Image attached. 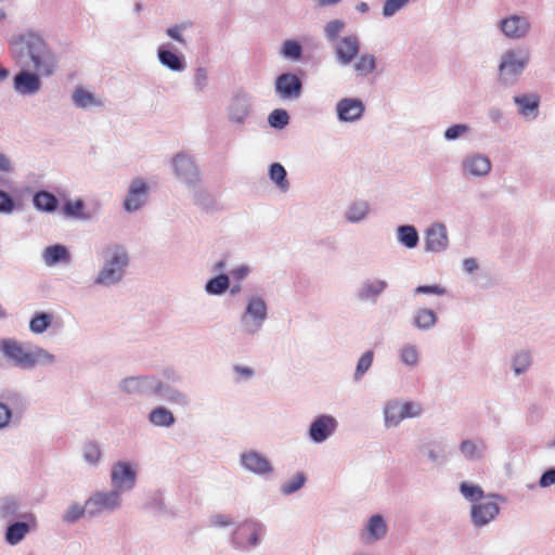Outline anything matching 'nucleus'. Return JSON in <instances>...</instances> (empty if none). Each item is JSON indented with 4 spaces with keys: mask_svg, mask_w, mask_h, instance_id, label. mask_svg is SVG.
Masks as SVG:
<instances>
[{
    "mask_svg": "<svg viewBox=\"0 0 555 555\" xmlns=\"http://www.w3.org/2000/svg\"><path fill=\"white\" fill-rule=\"evenodd\" d=\"M12 57L20 64L30 61L34 69L42 76L54 74L57 59L43 37L35 30L13 35L9 40Z\"/></svg>",
    "mask_w": 555,
    "mask_h": 555,
    "instance_id": "1",
    "label": "nucleus"
},
{
    "mask_svg": "<svg viewBox=\"0 0 555 555\" xmlns=\"http://www.w3.org/2000/svg\"><path fill=\"white\" fill-rule=\"evenodd\" d=\"M101 267L92 280L95 287L109 288L120 284L130 264L127 248L119 243H109L99 251Z\"/></svg>",
    "mask_w": 555,
    "mask_h": 555,
    "instance_id": "2",
    "label": "nucleus"
},
{
    "mask_svg": "<svg viewBox=\"0 0 555 555\" xmlns=\"http://www.w3.org/2000/svg\"><path fill=\"white\" fill-rule=\"evenodd\" d=\"M1 350L14 366L24 371H33L37 366H50L56 362V357L47 349L36 345L24 347L15 339H2Z\"/></svg>",
    "mask_w": 555,
    "mask_h": 555,
    "instance_id": "3",
    "label": "nucleus"
},
{
    "mask_svg": "<svg viewBox=\"0 0 555 555\" xmlns=\"http://www.w3.org/2000/svg\"><path fill=\"white\" fill-rule=\"evenodd\" d=\"M530 62L527 49L515 48L503 52L498 67L499 82L505 87L514 86Z\"/></svg>",
    "mask_w": 555,
    "mask_h": 555,
    "instance_id": "4",
    "label": "nucleus"
},
{
    "mask_svg": "<svg viewBox=\"0 0 555 555\" xmlns=\"http://www.w3.org/2000/svg\"><path fill=\"white\" fill-rule=\"evenodd\" d=\"M268 320V305L259 295L248 296L246 306L240 317L242 333L247 337H254L262 331Z\"/></svg>",
    "mask_w": 555,
    "mask_h": 555,
    "instance_id": "5",
    "label": "nucleus"
},
{
    "mask_svg": "<svg viewBox=\"0 0 555 555\" xmlns=\"http://www.w3.org/2000/svg\"><path fill=\"white\" fill-rule=\"evenodd\" d=\"M27 398L20 391L7 390L0 395V430L18 425L28 409Z\"/></svg>",
    "mask_w": 555,
    "mask_h": 555,
    "instance_id": "6",
    "label": "nucleus"
},
{
    "mask_svg": "<svg viewBox=\"0 0 555 555\" xmlns=\"http://www.w3.org/2000/svg\"><path fill=\"white\" fill-rule=\"evenodd\" d=\"M255 112L254 98L250 93L235 91L227 106L228 121L238 129L244 128Z\"/></svg>",
    "mask_w": 555,
    "mask_h": 555,
    "instance_id": "7",
    "label": "nucleus"
},
{
    "mask_svg": "<svg viewBox=\"0 0 555 555\" xmlns=\"http://www.w3.org/2000/svg\"><path fill=\"white\" fill-rule=\"evenodd\" d=\"M122 506L121 495L118 490H100L93 492L87 499L88 518H96L103 515H112Z\"/></svg>",
    "mask_w": 555,
    "mask_h": 555,
    "instance_id": "8",
    "label": "nucleus"
},
{
    "mask_svg": "<svg viewBox=\"0 0 555 555\" xmlns=\"http://www.w3.org/2000/svg\"><path fill=\"white\" fill-rule=\"evenodd\" d=\"M422 411L420 403L413 401L401 402L398 399L389 400L383 410L385 427H397L405 418L418 417Z\"/></svg>",
    "mask_w": 555,
    "mask_h": 555,
    "instance_id": "9",
    "label": "nucleus"
},
{
    "mask_svg": "<svg viewBox=\"0 0 555 555\" xmlns=\"http://www.w3.org/2000/svg\"><path fill=\"white\" fill-rule=\"evenodd\" d=\"M175 177L186 188H195L201 182V170L194 159L186 153L180 152L171 159Z\"/></svg>",
    "mask_w": 555,
    "mask_h": 555,
    "instance_id": "10",
    "label": "nucleus"
},
{
    "mask_svg": "<svg viewBox=\"0 0 555 555\" xmlns=\"http://www.w3.org/2000/svg\"><path fill=\"white\" fill-rule=\"evenodd\" d=\"M492 163L488 155L472 151L463 155L460 162V171L466 179H481L489 176Z\"/></svg>",
    "mask_w": 555,
    "mask_h": 555,
    "instance_id": "11",
    "label": "nucleus"
},
{
    "mask_svg": "<svg viewBox=\"0 0 555 555\" xmlns=\"http://www.w3.org/2000/svg\"><path fill=\"white\" fill-rule=\"evenodd\" d=\"M388 286V282L384 279L377 276L365 278L358 284L353 296L356 301L361 305L374 306Z\"/></svg>",
    "mask_w": 555,
    "mask_h": 555,
    "instance_id": "12",
    "label": "nucleus"
},
{
    "mask_svg": "<svg viewBox=\"0 0 555 555\" xmlns=\"http://www.w3.org/2000/svg\"><path fill=\"white\" fill-rule=\"evenodd\" d=\"M9 525L4 531V541L11 546L20 544L29 532L38 527V520L34 513L27 512L23 518L8 521Z\"/></svg>",
    "mask_w": 555,
    "mask_h": 555,
    "instance_id": "13",
    "label": "nucleus"
},
{
    "mask_svg": "<svg viewBox=\"0 0 555 555\" xmlns=\"http://www.w3.org/2000/svg\"><path fill=\"white\" fill-rule=\"evenodd\" d=\"M111 482L113 490H118L121 495L124 492L131 491L137 482V472L129 462L118 461L111 470Z\"/></svg>",
    "mask_w": 555,
    "mask_h": 555,
    "instance_id": "14",
    "label": "nucleus"
},
{
    "mask_svg": "<svg viewBox=\"0 0 555 555\" xmlns=\"http://www.w3.org/2000/svg\"><path fill=\"white\" fill-rule=\"evenodd\" d=\"M500 514V506L491 499H483L470 505L469 517L474 528L481 529L490 525Z\"/></svg>",
    "mask_w": 555,
    "mask_h": 555,
    "instance_id": "15",
    "label": "nucleus"
},
{
    "mask_svg": "<svg viewBox=\"0 0 555 555\" xmlns=\"http://www.w3.org/2000/svg\"><path fill=\"white\" fill-rule=\"evenodd\" d=\"M157 377L155 375H137L122 378L119 384V390L128 396H154V389Z\"/></svg>",
    "mask_w": 555,
    "mask_h": 555,
    "instance_id": "16",
    "label": "nucleus"
},
{
    "mask_svg": "<svg viewBox=\"0 0 555 555\" xmlns=\"http://www.w3.org/2000/svg\"><path fill=\"white\" fill-rule=\"evenodd\" d=\"M263 530L262 524L258 521H245L235 531L233 546L238 550H247L249 547L258 546L260 544V538Z\"/></svg>",
    "mask_w": 555,
    "mask_h": 555,
    "instance_id": "17",
    "label": "nucleus"
},
{
    "mask_svg": "<svg viewBox=\"0 0 555 555\" xmlns=\"http://www.w3.org/2000/svg\"><path fill=\"white\" fill-rule=\"evenodd\" d=\"M274 92L281 100L296 101L302 93V81L293 73L279 75L274 82Z\"/></svg>",
    "mask_w": 555,
    "mask_h": 555,
    "instance_id": "18",
    "label": "nucleus"
},
{
    "mask_svg": "<svg viewBox=\"0 0 555 555\" xmlns=\"http://www.w3.org/2000/svg\"><path fill=\"white\" fill-rule=\"evenodd\" d=\"M337 420L328 414L317 416L310 424L308 436L314 443L326 441L337 430Z\"/></svg>",
    "mask_w": 555,
    "mask_h": 555,
    "instance_id": "19",
    "label": "nucleus"
},
{
    "mask_svg": "<svg viewBox=\"0 0 555 555\" xmlns=\"http://www.w3.org/2000/svg\"><path fill=\"white\" fill-rule=\"evenodd\" d=\"M425 250L428 253H442L449 247L448 230L444 223L435 222L425 231Z\"/></svg>",
    "mask_w": 555,
    "mask_h": 555,
    "instance_id": "20",
    "label": "nucleus"
},
{
    "mask_svg": "<svg viewBox=\"0 0 555 555\" xmlns=\"http://www.w3.org/2000/svg\"><path fill=\"white\" fill-rule=\"evenodd\" d=\"M149 186L142 178L131 181L122 207L127 212L139 210L147 201Z\"/></svg>",
    "mask_w": 555,
    "mask_h": 555,
    "instance_id": "21",
    "label": "nucleus"
},
{
    "mask_svg": "<svg viewBox=\"0 0 555 555\" xmlns=\"http://www.w3.org/2000/svg\"><path fill=\"white\" fill-rule=\"evenodd\" d=\"M240 464L246 470L260 476L271 474L274 470L271 462L256 450L243 452L240 455Z\"/></svg>",
    "mask_w": 555,
    "mask_h": 555,
    "instance_id": "22",
    "label": "nucleus"
},
{
    "mask_svg": "<svg viewBox=\"0 0 555 555\" xmlns=\"http://www.w3.org/2000/svg\"><path fill=\"white\" fill-rule=\"evenodd\" d=\"M38 72L20 70L13 78L14 90L21 95H34L41 89V79Z\"/></svg>",
    "mask_w": 555,
    "mask_h": 555,
    "instance_id": "23",
    "label": "nucleus"
},
{
    "mask_svg": "<svg viewBox=\"0 0 555 555\" xmlns=\"http://www.w3.org/2000/svg\"><path fill=\"white\" fill-rule=\"evenodd\" d=\"M333 49L335 52L336 61L340 65L346 66L349 65L359 54L360 40L358 36L349 35L340 38V40L333 46Z\"/></svg>",
    "mask_w": 555,
    "mask_h": 555,
    "instance_id": "24",
    "label": "nucleus"
},
{
    "mask_svg": "<svg viewBox=\"0 0 555 555\" xmlns=\"http://www.w3.org/2000/svg\"><path fill=\"white\" fill-rule=\"evenodd\" d=\"M499 27L505 37L521 39L528 35L531 24L526 16L515 14L501 20Z\"/></svg>",
    "mask_w": 555,
    "mask_h": 555,
    "instance_id": "25",
    "label": "nucleus"
},
{
    "mask_svg": "<svg viewBox=\"0 0 555 555\" xmlns=\"http://www.w3.org/2000/svg\"><path fill=\"white\" fill-rule=\"evenodd\" d=\"M365 111L360 99L344 98L336 104L337 118L341 122H354L359 120Z\"/></svg>",
    "mask_w": 555,
    "mask_h": 555,
    "instance_id": "26",
    "label": "nucleus"
},
{
    "mask_svg": "<svg viewBox=\"0 0 555 555\" xmlns=\"http://www.w3.org/2000/svg\"><path fill=\"white\" fill-rule=\"evenodd\" d=\"M154 396L159 397L162 400H165L170 404H176L182 408L188 406L191 402L190 397L185 392L170 386L158 377L154 389Z\"/></svg>",
    "mask_w": 555,
    "mask_h": 555,
    "instance_id": "27",
    "label": "nucleus"
},
{
    "mask_svg": "<svg viewBox=\"0 0 555 555\" xmlns=\"http://www.w3.org/2000/svg\"><path fill=\"white\" fill-rule=\"evenodd\" d=\"M387 524L380 514L373 515L369 518L365 527L360 533V538L366 544L382 540L387 533Z\"/></svg>",
    "mask_w": 555,
    "mask_h": 555,
    "instance_id": "28",
    "label": "nucleus"
},
{
    "mask_svg": "<svg viewBox=\"0 0 555 555\" xmlns=\"http://www.w3.org/2000/svg\"><path fill=\"white\" fill-rule=\"evenodd\" d=\"M418 450L431 463L441 464L447 460L446 446L440 440L424 438L418 446Z\"/></svg>",
    "mask_w": 555,
    "mask_h": 555,
    "instance_id": "29",
    "label": "nucleus"
},
{
    "mask_svg": "<svg viewBox=\"0 0 555 555\" xmlns=\"http://www.w3.org/2000/svg\"><path fill=\"white\" fill-rule=\"evenodd\" d=\"M461 455L470 462L481 461L487 451V444L481 438L463 439L459 444Z\"/></svg>",
    "mask_w": 555,
    "mask_h": 555,
    "instance_id": "30",
    "label": "nucleus"
},
{
    "mask_svg": "<svg viewBox=\"0 0 555 555\" xmlns=\"http://www.w3.org/2000/svg\"><path fill=\"white\" fill-rule=\"evenodd\" d=\"M159 63L172 72H183L186 67L184 55L173 52L168 46H160L157 49Z\"/></svg>",
    "mask_w": 555,
    "mask_h": 555,
    "instance_id": "31",
    "label": "nucleus"
},
{
    "mask_svg": "<svg viewBox=\"0 0 555 555\" xmlns=\"http://www.w3.org/2000/svg\"><path fill=\"white\" fill-rule=\"evenodd\" d=\"M41 257L47 267H54L59 263L68 264L72 261L68 248L62 244H54L46 247L42 250Z\"/></svg>",
    "mask_w": 555,
    "mask_h": 555,
    "instance_id": "32",
    "label": "nucleus"
},
{
    "mask_svg": "<svg viewBox=\"0 0 555 555\" xmlns=\"http://www.w3.org/2000/svg\"><path fill=\"white\" fill-rule=\"evenodd\" d=\"M514 103L518 107V113L529 119H535L539 113L540 98L535 93L521 94L514 96Z\"/></svg>",
    "mask_w": 555,
    "mask_h": 555,
    "instance_id": "33",
    "label": "nucleus"
},
{
    "mask_svg": "<svg viewBox=\"0 0 555 555\" xmlns=\"http://www.w3.org/2000/svg\"><path fill=\"white\" fill-rule=\"evenodd\" d=\"M27 512L22 511V502L13 495L0 498V519L4 521L23 518Z\"/></svg>",
    "mask_w": 555,
    "mask_h": 555,
    "instance_id": "34",
    "label": "nucleus"
},
{
    "mask_svg": "<svg viewBox=\"0 0 555 555\" xmlns=\"http://www.w3.org/2000/svg\"><path fill=\"white\" fill-rule=\"evenodd\" d=\"M459 490L465 500L472 502V504H475V502H480L483 499H494L501 502H505V498L503 495L499 493H489L486 495L480 486L467 481L461 482Z\"/></svg>",
    "mask_w": 555,
    "mask_h": 555,
    "instance_id": "35",
    "label": "nucleus"
},
{
    "mask_svg": "<svg viewBox=\"0 0 555 555\" xmlns=\"http://www.w3.org/2000/svg\"><path fill=\"white\" fill-rule=\"evenodd\" d=\"M73 104L77 108L90 109L92 107H102L104 102L102 99L95 96L94 93L86 90L82 87L75 88L72 94Z\"/></svg>",
    "mask_w": 555,
    "mask_h": 555,
    "instance_id": "36",
    "label": "nucleus"
},
{
    "mask_svg": "<svg viewBox=\"0 0 555 555\" xmlns=\"http://www.w3.org/2000/svg\"><path fill=\"white\" fill-rule=\"evenodd\" d=\"M33 205L38 211L53 214L57 210L60 202L53 193L40 190L34 194Z\"/></svg>",
    "mask_w": 555,
    "mask_h": 555,
    "instance_id": "37",
    "label": "nucleus"
},
{
    "mask_svg": "<svg viewBox=\"0 0 555 555\" xmlns=\"http://www.w3.org/2000/svg\"><path fill=\"white\" fill-rule=\"evenodd\" d=\"M397 242L408 249L415 248L420 243V234L413 224H401L396 229Z\"/></svg>",
    "mask_w": 555,
    "mask_h": 555,
    "instance_id": "38",
    "label": "nucleus"
},
{
    "mask_svg": "<svg viewBox=\"0 0 555 555\" xmlns=\"http://www.w3.org/2000/svg\"><path fill=\"white\" fill-rule=\"evenodd\" d=\"M438 322L437 313L429 308H418L412 319V325L420 331H429Z\"/></svg>",
    "mask_w": 555,
    "mask_h": 555,
    "instance_id": "39",
    "label": "nucleus"
},
{
    "mask_svg": "<svg viewBox=\"0 0 555 555\" xmlns=\"http://www.w3.org/2000/svg\"><path fill=\"white\" fill-rule=\"evenodd\" d=\"M370 214V205L365 201L351 203L345 210L344 218L349 223H360L364 221Z\"/></svg>",
    "mask_w": 555,
    "mask_h": 555,
    "instance_id": "40",
    "label": "nucleus"
},
{
    "mask_svg": "<svg viewBox=\"0 0 555 555\" xmlns=\"http://www.w3.org/2000/svg\"><path fill=\"white\" fill-rule=\"evenodd\" d=\"M147 420L154 426L166 428L171 427L176 423L172 412L163 405L152 409Z\"/></svg>",
    "mask_w": 555,
    "mask_h": 555,
    "instance_id": "41",
    "label": "nucleus"
},
{
    "mask_svg": "<svg viewBox=\"0 0 555 555\" xmlns=\"http://www.w3.org/2000/svg\"><path fill=\"white\" fill-rule=\"evenodd\" d=\"M230 287V278L224 273H220L209 279L205 284V292L211 296H221Z\"/></svg>",
    "mask_w": 555,
    "mask_h": 555,
    "instance_id": "42",
    "label": "nucleus"
},
{
    "mask_svg": "<svg viewBox=\"0 0 555 555\" xmlns=\"http://www.w3.org/2000/svg\"><path fill=\"white\" fill-rule=\"evenodd\" d=\"M269 178L282 191L287 192L289 182L286 169L280 163H273L269 167Z\"/></svg>",
    "mask_w": 555,
    "mask_h": 555,
    "instance_id": "43",
    "label": "nucleus"
},
{
    "mask_svg": "<svg viewBox=\"0 0 555 555\" xmlns=\"http://www.w3.org/2000/svg\"><path fill=\"white\" fill-rule=\"evenodd\" d=\"M191 189L193 190L194 205L199 206L205 210H210L215 208L216 201L207 189L199 186V184Z\"/></svg>",
    "mask_w": 555,
    "mask_h": 555,
    "instance_id": "44",
    "label": "nucleus"
},
{
    "mask_svg": "<svg viewBox=\"0 0 555 555\" xmlns=\"http://www.w3.org/2000/svg\"><path fill=\"white\" fill-rule=\"evenodd\" d=\"M63 214L66 217L77 218L80 220L91 219L90 214L85 212V202L81 198L73 201H66L63 205Z\"/></svg>",
    "mask_w": 555,
    "mask_h": 555,
    "instance_id": "45",
    "label": "nucleus"
},
{
    "mask_svg": "<svg viewBox=\"0 0 555 555\" xmlns=\"http://www.w3.org/2000/svg\"><path fill=\"white\" fill-rule=\"evenodd\" d=\"M399 358L404 365L412 369L416 367L420 362V352L417 347L410 343L403 344L399 349Z\"/></svg>",
    "mask_w": 555,
    "mask_h": 555,
    "instance_id": "46",
    "label": "nucleus"
},
{
    "mask_svg": "<svg viewBox=\"0 0 555 555\" xmlns=\"http://www.w3.org/2000/svg\"><path fill=\"white\" fill-rule=\"evenodd\" d=\"M53 315L48 312H37L30 319L29 330L34 334L44 333L52 324Z\"/></svg>",
    "mask_w": 555,
    "mask_h": 555,
    "instance_id": "47",
    "label": "nucleus"
},
{
    "mask_svg": "<svg viewBox=\"0 0 555 555\" xmlns=\"http://www.w3.org/2000/svg\"><path fill=\"white\" fill-rule=\"evenodd\" d=\"M82 517H88L87 501L83 505H80L77 502L72 503L62 515V521L73 525Z\"/></svg>",
    "mask_w": 555,
    "mask_h": 555,
    "instance_id": "48",
    "label": "nucleus"
},
{
    "mask_svg": "<svg viewBox=\"0 0 555 555\" xmlns=\"http://www.w3.org/2000/svg\"><path fill=\"white\" fill-rule=\"evenodd\" d=\"M346 23L343 20L335 18L327 22L324 26V36L327 42L334 46L339 41V35L344 31Z\"/></svg>",
    "mask_w": 555,
    "mask_h": 555,
    "instance_id": "49",
    "label": "nucleus"
},
{
    "mask_svg": "<svg viewBox=\"0 0 555 555\" xmlns=\"http://www.w3.org/2000/svg\"><path fill=\"white\" fill-rule=\"evenodd\" d=\"M531 363V353L527 350H520L513 357L512 369L516 375H521L530 367Z\"/></svg>",
    "mask_w": 555,
    "mask_h": 555,
    "instance_id": "50",
    "label": "nucleus"
},
{
    "mask_svg": "<svg viewBox=\"0 0 555 555\" xmlns=\"http://www.w3.org/2000/svg\"><path fill=\"white\" fill-rule=\"evenodd\" d=\"M472 128L467 124H454L448 127L443 132V139L447 142H453L470 134Z\"/></svg>",
    "mask_w": 555,
    "mask_h": 555,
    "instance_id": "51",
    "label": "nucleus"
},
{
    "mask_svg": "<svg viewBox=\"0 0 555 555\" xmlns=\"http://www.w3.org/2000/svg\"><path fill=\"white\" fill-rule=\"evenodd\" d=\"M307 481V477L302 472L294 475L289 480L281 485V493L284 495H291L300 490Z\"/></svg>",
    "mask_w": 555,
    "mask_h": 555,
    "instance_id": "52",
    "label": "nucleus"
},
{
    "mask_svg": "<svg viewBox=\"0 0 555 555\" xmlns=\"http://www.w3.org/2000/svg\"><path fill=\"white\" fill-rule=\"evenodd\" d=\"M353 68L360 76H367L373 73L376 68L374 55L367 53L362 54L353 64Z\"/></svg>",
    "mask_w": 555,
    "mask_h": 555,
    "instance_id": "53",
    "label": "nucleus"
},
{
    "mask_svg": "<svg viewBox=\"0 0 555 555\" xmlns=\"http://www.w3.org/2000/svg\"><path fill=\"white\" fill-rule=\"evenodd\" d=\"M271 128L282 130L289 124V115L286 109L275 108L268 116Z\"/></svg>",
    "mask_w": 555,
    "mask_h": 555,
    "instance_id": "54",
    "label": "nucleus"
},
{
    "mask_svg": "<svg viewBox=\"0 0 555 555\" xmlns=\"http://www.w3.org/2000/svg\"><path fill=\"white\" fill-rule=\"evenodd\" d=\"M374 359L373 350H366L358 360L356 371L353 374V379L359 382L365 375V373L371 369Z\"/></svg>",
    "mask_w": 555,
    "mask_h": 555,
    "instance_id": "55",
    "label": "nucleus"
},
{
    "mask_svg": "<svg viewBox=\"0 0 555 555\" xmlns=\"http://www.w3.org/2000/svg\"><path fill=\"white\" fill-rule=\"evenodd\" d=\"M281 54L285 59L299 61L302 56V46L296 40H285L282 44Z\"/></svg>",
    "mask_w": 555,
    "mask_h": 555,
    "instance_id": "56",
    "label": "nucleus"
},
{
    "mask_svg": "<svg viewBox=\"0 0 555 555\" xmlns=\"http://www.w3.org/2000/svg\"><path fill=\"white\" fill-rule=\"evenodd\" d=\"M101 455L102 453L99 443L89 441L83 446L82 456L88 464L96 466L100 462Z\"/></svg>",
    "mask_w": 555,
    "mask_h": 555,
    "instance_id": "57",
    "label": "nucleus"
},
{
    "mask_svg": "<svg viewBox=\"0 0 555 555\" xmlns=\"http://www.w3.org/2000/svg\"><path fill=\"white\" fill-rule=\"evenodd\" d=\"M409 2L410 0H385L383 5V16H393L398 11L406 7Z\"/></svg>",
    "mask_w": 555,
    "mask_h": 555,
    "instance_id": "58",
    "label": "nucleus"
},
{
    "mask_svg": "<svg viewBox=\"0 0 555 555\" xmlns=\"http://www.w3.org/2000/svg\"><path fill=\"white\" fill-rule=\"evenodd\" d=\"M14 210V198L8 192L0 190V214L10 215Z\"/></svg>",
    "mask_w": 555,
    "mask_h": 555,
    "instance_id": "59",
    "label": "nucleus"
},
{
    "mask_svg": "<svg viewBox=\"0 0 555 555\" xmlns=\"http://www.w3.org/2000/svg\"><path fill=\"white\" fill-rule=\"evenodd\" d=\"M194 86L199 92H203L208 86V72L205 67H198L194 74Z\"/></svg>",
    "mask_w": 555,
    "mask_h": 555,
    "instance_id": "60",
    "label": "nucleus"
},
{
    "mask_svg": "<svg viewBox=\"0 0 555 555\" xmlns=\"http://www.w3.org/2000/svg\"><path fill=\"white\" fill-rule=\"evenodd\" d=\"M184 29H186V24L185 23L177 24V25H173V26L167 28L166 34H167L168 37H170L175 41L179 42L180 44L185 46L186 42H185V39L182 36V31Z\"/></svg>",
    "mask_w": 555,
    "mask_h": 555,
    "instance_id": "61",
    "label": "nucleus"
},
{
    "mask_svg": "<svg viewBox=\"0 0 555 555\" xmlns=\"http://www.w3.org/2000/svg\"><path fill=\"white\" fill-rule=\"evenodd\" d=\"M415 294H428V295H437V296H443L446 295L447 291L444 287L435 284V285H420L414 288Z\"/></svg>",
    "mask_w": 555,
    "mask_h": 555,
    "instance_id": "62",
    "label": "nucleus"
},
{
    "mask_svg": "<svg viewBox=\"0 0 555 555\" xmlns=\"http://www.w3.org/2000/svg\"><path fill=\"white\" fill-rule=\"evenodd\" d=\"M233 371L236 374L237 379L248 380L255 375V371L251 367L241 364L233 365Z\"/></svg>",
    "mask_w": 555,
    "mask_h": 555,
    "instance_id": "63",
    "label": "nucleus"
},
{
    "mask_svg": "<svg viewBox=\"0 0 555 555\" xmlns=\"http://www.w3.org/2000/svg\"><path fill=\"white\" fill-rule=\"evenodd\" d=\"M555 483V467L546 469L539 479L541 488H547Z\"/></svg>",
    "mask_w": 555,
    "mask_h": 555,
    "instance_id": "64",
    "label": "nucleus"
}]
</instances>
